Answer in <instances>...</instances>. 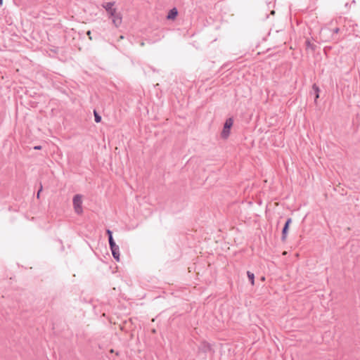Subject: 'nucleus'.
<instances>
[{"instance_id": "nucleus-1", "label": "nucleus", "mask_w": 360, "mask_h": 360, "mask_svg": "<svg viewBox=\"0 0 360 360\" xmlns=\"http://www.w3.org/2000/svg\"><path fill=\"white\" fill-rule=\"evenodd\" d=\"M233 124V117H229L226 120V121L224 124L223 129L221 133V137L223 139H226L229 136L230 132H231V129Z\"/></svg>"}, {"instance_id": "nucleus-2", "label": "nucleus", "mask_w": 360, "mask_h": 360, "mask_svg": "<svg viewBox=\"0 0 360 360\" xmlns=\"http://www.w3.org/2000/svg\"><path fill=\"white\" fill-rule=\"evenodd\" d=\"M82 198V195L76 194L73 197V200H72L75 212L78 214H81L83 212Z\"/></svg>"}, {"instance_id": "nucleus-3", "label": "nucleus", "mask_w": 360, "mask_h": 360, "mask_svg": "<svg viewBox=\"0 0 360 360\" xmlns=\"http://www.w3.org/2000/svg\"><path fill=\"white\" fill-rule=\"evenodd\" d=\"M292 223V219L288 218L282 229L281 240L285 242L287 238L290 225Z\"/></svg>"}, {"instance_id": "nucleus-4", "label": "nucleus", "mask_w": 360, "mask_h": 360, "mask_svg": "<svg viewBox=\"0 0 360 360\" xmlns=\"http://www.w3.org/2000/svg\"><path fill=\"white\" fill-rule=\"evenodd\" d=\"M115 5V2L114 1H112V2H107L105 3V4H103V7L105 9V11H107V13H108L109 15V17L110 16H112V15H115V13H117L116 12V8H114L113 6Z\"/></svg>"}, {"instance_id": "nucleus-5", "label": "nucleus", "mask_w": 360, "mask_h": 360, "mask_svg": "<svg viewBox=\"0 0 360 360\" xmlns=\"http://www.w3.org/2000/svg\"><path fill=\"white\" fill-rule=\"evenodd\" d=\"M110 249L111 250V252H112V257L113 258L117 261V262H120V248H119V246L115 243V244H112L111 245H110Z\"/></svg>"}, {"instance_id": "nucleus-6", "label": "nucleus", "mask_w": 360, "mask_h": 360, "mask_svg": "<svg viewBox=\"0 0 360 360\" xmlns=\"http://www.w3.org/2000/svg\"><path fill=\"white\" fill-rule=\"evenodd\" d=\"M112 18V23L116 27H118L122 23V15L120 13H116L115 15L110 16Z\"/></svg>"}, {"instance_id": "nucleus-7", "label": "nucleus", "mask_w": 360, "mask_h": 360, "mask_svg": "<svg viewBox=\"0 0 360 360\" xmlns=\"http://www.w3.org/2000/svg\"><path fill=\"white\" fill-rule=\"evenodd\" d=\"M198 349L200 352L207 353L211 350V345L207 342H202L200 343Z\"/></svg>"}, {"instance_id": "nucleus-8", "label": "nucleus", "mask_w": 360, "mask_h": 360, "mask_svg": "<svg viewBox=\"0 0 360 360\" xmlns=\"http://www.w3.org/2000/svg\"><path fill=\"white\" fill-rule=\"evenodd\" d=\"M178 15V11L176 8H173L170 9L167 13V19L168 20H174Z\"/></svg>"}, {"instance_id": "nucleus-9", "label": "nucleus", "mask_w": 360, "mask_h": 360, "mask_svg": "<svg viewBox=\"0 0 360 360\" xmlns=\"http://www.w3.org/2000/svg\"><path fill=\"white\" fill-rule=\"evenodd\" d=\"M106 234H107V236L108 237L109 245L115 244V240L113 239V237H112V232L110 229H107L106 230Z\"/></svg>"}, {"instance_id": "nucleus-10", "label": "nucleus", "mask_w": 360, "mask_h": 360, "mask_svg": "<svg viewBox=\"0 0 360 360\" xmlns=\"http://www.w3.org/2000/svg\"><path fill=\"white\" fill-rule=\"evenodd\" d=\"M312 89H313V91H314V94H315L314 101L316 102V100L319 98L320 89H319V87L316 84H314L312 85Z\"/></svg>"}, {"instance_id": "nucleus-11", "label": "nucleus", "mask_w": 360, "mask_h": 360, "mask_svg": "<svg viewBox=\"0 0 360 360\" xmlns=\"http://www.w3.org/2000/svg\"><path fill=\"white\" fill-rule=\"evenodd\" d=\"M305 46L307 49H310L311 51H314L316 49V45L311 43L309 39H307L305 41Z\"/></svg>"}, {"instance_id": "nucleus-12", "label": "nucleus", "mask_w": 360, "mask_h": 360, "mask_svg": "<svg viewBox=\"0 0 360 360\" xmlns=\"http://www.w3.org/2000/svg\"><path fill=\"white\" fill-rule=\"evenodd\" d=\"M247 275H248V279H249L250 282L251 283V284L252 285H254V284H255V275H254V274L250 272V271H247Z\"/></svg>"}, {"instance_id": "nucleus-13", "label": "nucleus", "mask_w": 360, "mask_h": 360, "mask_svg": "<svg viewBox=\"0 0 360 360\" xmlns=\"http://www.w3.org/2000/svg\"><path fill=\"white\" fill-rule=\"evenodd\" d=\"M94 120L96 123H99L101 122V116L99 115V113L96 110H94Z\"/></svg>"}, {"instance_id": "nucleus-14", "label": "nucleus", "mask_w": 360, "mask_h": 360, "mask_svg": "<svg viewBox=\"0 0 360 360\" xmlns=\"http://www.w3.org/2000/svg\"><path fill=\"white\" fill-rule=\"evenodd\" d=\"M42 191V186L41 185L40 186V188L39 189L38 192H37V197L39 198V195H40V192Z\"/></svg>"}, {"instance_id": "nucleus-15", "label": "nucleus", "mask_w": 360, "mask_h": 360, "mask_svg": "<svg viewBox=\"0 0 360 360\" xmlns=\"http://www.w3.org/2000/svg\"><path fill=\"white\" fill-rule=\"evenodd\" d=\"M339 31H340V29H339L338 27H336V28H335V29L333 30V33L337 34V33H338V32H339Z\"/></svg>"}, {"instance_id": "nucleus-16", "label": "nucleus", "mask_w": 360, "mask_h": 360, "mask_svg": "<svg viewBox=\"0 0 360 360\" xmlns=\"http://www.w3.org/2000/svg\"><path fill=\"white\" fill-rule=\"evenodd\" d=\"M41 148V146H36L34 147V150H40Z\"/></svg>"}, {"instance_id": "nucleus-17", "label": "nucleus", "mask_w": 360, "mask_h": 360, "mask_svg": "<svg viewBox=\"0 0 360 360\" xmlns=\"http://www.w3.org/2000/svg\"><path fill=\"white\" fill-rule=\"evenodd\" d=\"M86 34L89 37V39H91V37L90 36L91 35V31H89V30L87 31Z\"/></svg>"}, {"instance_id": "nucleus-18", "label": "nucleus", "mask_w": 360, "mask_h": 360, "mask_svg": "<svg viewBox=\"0 0 360 360\" xmlns=\"http://www.w3.org/2000/svg\"><path fill=\"white\" fill-rule=\"evenodd\" d=\"M111 353L114 352V350L112 349H110V351Z\"/></svg>"}, {"instance_id": "nucleus-19", "label": "nucleus", "mask_w": 360, "mask_h": 360, "mask_svg": "<svg viewBox=\"0 0 360 360\" xmlns=\"http://www.w3.org/2000/svg\"><path fill=\"white\" fill-rule=\"evenodd\" d=\"M2 1H3V0H0V4H2Z\"/></svg>"}]
</instances>
